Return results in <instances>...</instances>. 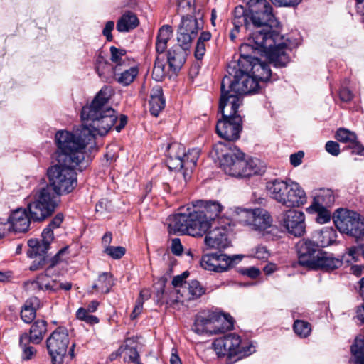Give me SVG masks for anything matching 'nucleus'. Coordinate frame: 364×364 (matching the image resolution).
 I'll use <instances>...</instances> for the list:
<instances>
[{"mask_svg": "<svg viewBox=\"0 0 364 364\" xmlns=\"http://www.w3.org/2000/svg\"><path fill=\"white\" fill-rule=\"evenodd\" d=\"M55 142L58 147L57 164L47 170L49 183L33 191V201L28 204L32 218L43 220L50 216L59 203V197L72 192L77 185L75 168L85 159L82 145L75 141L68 131L56 132Z\"/></svg>", "mask_w": 364, "mask_h": 364, "instance_id": "1", "label": "nucleus"}, {"mask_svg": "<svg viewBox=\"0 0 364 364\" xmlns=\"http://www.w3.org/2000/svg\"><path fill=\"white\" fill-rule=\"evenodd\" d=\"M279 30H272L269 33L262 31L254 32L248 42L240 46L239 65L250 70L252 77L259 82L270 79L271 70L268 64L252 55L256 52L264 53L275 67H284L289 61L287 54L289 47L284 41V37Z\"/></svg>", "mask_w": 364, "mask_h": 364, "instance_id": "2", "label": "nucleus"}, {"mask_svg": "<svg viewBox=\"0 0 364 364\" xmlns=\"http://www.w3.org/2000/svg\"><path fill=\"white\" fill-rule=\"evenodd\" d=\"M112 88L104 86L90 105L84 106L81 111L82 128L75 132H68L75 142L82 145V151L88 144L95 142L96 134H106L116 123L117 115L109 105Z\"/></svg>", "mask_w": 364, "mask_h": 364, "instance_id": "3", "label": "nucleus"}, {"mask_svg": "<svg viewBox=\"0 0 364 364\" xmlns=\"http://www.w3.org/2000/svg\"><path fill=\"white\" fill-rule=\"evenodd\" d=\"M248 10L242 6L235 7L232 19L233 28L230 33V38L234 41L240 32V28L244 26L250 29L252 26L263 27L260 30L263 33H270L272 30H279L280 24L272 13V7L266 0H249Z\"/></svg>", "mask_w": 364, "mask_h": 364, "instance_id": "4", "label": "nucleus"}, {"mask_svg": "<svg viewBox=\"0 0 364 364\" xmlns=\"http://www.w3.org/2000/svg\"><path fill=\"white\" fill-rule=\"evenodd\" d=\"M213 152L219 160L220 168L229 176L249 177L264 171L257 159L245 160V154L233 144L218 142L214 146Z\"/></svg>", "mask_w": 364, "mask_h": 364, "instance_id": "5", "label": "nucleus"}, {"mask_svg": "<svg viewBox=\"0 0 364 364\" xmlns=\"http://www.w3.org/2000/svg\"><path fill=\"white\" fill-rule=\"evenodd\" d=\"M266 188L272 199L287 208H299L306 203L305 191L291 180L275 179L267 182Z\"/></svg>", "mask_w": 364, "mask_h": 364, "instance_id": "6", "label": "nucleus"}, {"mask_svg": "<svg viewBox=\"0 0 364 364\" xmlns=\"http://www.w3.org/2000/svg\"><path fill=\"white\" fill-rule=\"evenodd\" d=\"M227 72L228 75L223 77L221 84L223 87L231 89L232 92L242 97L258 90L259 87L258 82L252 77L250 70L239 65V60L237 63H230Z\"/></svg>", "mask_w": 364, "mask_h": 364, "instance_id": "7", "label": "nucleus"}, {"mask_svg": "<svg viewBox=\"0 0 364 364\" xmlns=\"http://www.w3.org/2000/svg\"><path fill=\"white\" fill-rule=\"evenodd\" d=\"M232 328L233 319L230 315L206 310L196 316L193 331L200 335H215Z\"/></svg>", "mask_w": 364, "mask_h": 364, "instance_id": "8", "label": "nucleus"}, {"mask_svg": "<svg viewBox=\"0 0 364 364\" xmlns=\"http://www.w3.org/2000/svg\"><path fill=\"white\" fill-rule=\"evenodd\" d=\"M69 344L68 330L59 327L46 341V346L53 364H63Z\"/></svg>", "mask_w": 364, "mask_h": 364, "instance_id": "9", "label": "nucleus"}, {"mask_svg": "<svg viewBox=\"0 0 364 364\" xmlns=\"http://www.w3.org/2000/svg\"><path fill=\"white\" fill-rule=\"evenodd\" d=\"M213 348L220 357L228 355H242L250 354L251 346L245 350L240 337L235 333H230L224 337L218 338L213 343Z\"/></svg>", "mask_w": 364, "mask_h": 364, "instance_id": "10", "label": "nucleus"}, {"mask_svg": "<svg viewBox=\"0 0 364 364\" xmlns=\"http://www.w3.org/2000/svg\"><path fill=\"white\" fill-rule=\"evenodd\" d=\"M203 28L202 16H183L177 28L178 42L186 46H191L193 39Z\"/></svg>", "mask_w": 364, "mask_h": 364, "instance_id": "11", "label": "nucleus"}, {"mask_svg": "<svg viewBox=\"0 0 364 364\" xmlns=\"http://www.w3.org/2000/svg\"><path fill=\"white\" fill-rule=\"evenodd\" d=\"M68 250V247L62 248L50 260V264L46 272L39 274L36 279L29 280L25 282V287L28 290H43L49 291H57L58 283L50 277L52 268L60 261V257Z\"/></svg>", "mask_w": 364, "mask_h": 364, "instance_id": "12", "label": "nucleus"}, {"mask_svg": "<svg viewBox=\"0 0 364 364\" xmlns=\"http://www.w3.org/2000/svg\"><path fill=\"white\" fill-rule=\"evenodd\" d=\"M243 258L242 255H235L229 257L225 254H208L203 256L200 265L208 271L223 272L227 271L232 263L237 259L240 261Z\"/></svg>", "mask_w": 364, "mask_h": 364, "instance_id": "13", "label": "nucleus"}, {"mask_svg": "<svg viewBox=\"0 0 364 364\" xmlns=\"http://www.w3.org/2000/svg\"><path fill=\"white\" fill-rule=\"evenodd\" d=\"M216 132L218 136L227 141H234L240 138L242 129V121L240 115L233 117H223L216 124Z\"/></svg>", "mask_w": 364, "mask_h": 364, "instance_id": "14", "label": "nucleus"}, {"mask_svg": "<svg viewBox=\"0 0 364 364\" xmlns=\"http://www.w3.org/2000/svg\"><path fill=\"white\" fill-rule=\"evenodd\" d=\"M279 223L291 235L301 236L305 232V215L301 211L289 209L279 218Z\"/></svg>", "mask_w": 364, "mask_h": 364, "instance_id": "15", "label": "nucleus"}, {"mask_svg": "<svg viewBox=\"0 0 364 364\" xmlns=\"http://www.w3.org/2000/svg\"><path fill=\"white\" fill-rule=\"evenodd\" d=\"M221 95L219 103V109L223 117H233L240 115L239 107L242 105V97L232 92L231 89L223 87L221 84Z\"/></svg>", "mask_w": 364, "mask_h": 364, "instance_id": "16", "label": "nucleus"}, {"mask_svg": "<svg viewBox=\"0 0 364 364\" xmlns=\"http://www.w3.org/2000/svg\"><path fill=\"white\" fill-rule=\"evenodd\" d=\"M299 263L308 268H311L314 261L319 255L321 249L318 245L309 239H302L296 245Z\"/></svg>", "mask_w": 364, "mask_h": 364, "instance_id": "17", "label": "nucleus"}, {"mask_svg": "<svg viewBox=\"0 0 364 364\" xmlns=\"http://www.w3.org/2000/svg\"><path fill=\"white\" fill-rule=\"evenodd\" d=\"M189 223L190 235L194 237L203 235L213 227V224L205 218L200 209L194 206L193 202L192 207H190Z\"/></svg>", "mask_w": 364, "mask_h": 364, "instance_id": "18", "label": "nucleus"}, {"mask_svg": "<svg viewBox=\"0 0 364 364\" xmlns=\"http://www.w3.org/2000/svg\"><path fill=\"white\" fill-rule=\"evenodd\" d=\"M28 199L29 202L28 203V205L33 201V193L28 197ZM28 209L29 208H28ZM28 210L30 213V217L28 216L26 209L17 208L14 210L8 219L9 223V227L11 226L15 232H25L28 231L30 226L31 219L34 220L31 216L30 210ZM35 221L38 220H35Z\"/></svg>", "mask_w": 364, "mask_h": 364, "instance_id": "19", "label": "nucleus"}, {"mask_svg": "<svg viewBox=\"0 0 364 364\" xmlns=\"http://www.w3.org/2000/svg\"><path fill=\"white\" fill-rule=\"evenodd\" d=\"M252 229L267 235L277 231L272 225V219L268 211L263 208L254 209V213L250 224Z\"/></svg>", "mask_w": 364, "mask_h": 364, "instance_id": "20", "label": "nucleus"}, {"mask_svg": "<svg viewBox=\"0 0 364 364\" xmlns=\"http://www.w3.org/2000/svg\"><path fill=\"white\" fill-rule=\"evenodd\" d=\"M213 228L207 231L204 239L205 244L209 248L225 249L230 245L228 237V230L223 226L213 225Z\"/></svg>", "mask_w": 364, "mask_h": 364, "instance_id": "21", "label": "nucleus"}, {"mask_svg": "<svg viewBox=\"0 0 364 364\" xmlns=\"http://www.w3.org/2000/svg\"><path fill=\"white\" fill-rule=\"evenodd\" d=\"M191 46L179 43L168 50L167 60L170 68L173 71L179 70L185 63Z\"/></svg>", "mask_w": 364, "mask_h": 364, "instance_id": "22", "label": "nucleus"}, {"mask_svg": "<svg viewBox=\"0 0 364 364\" xmlns=\"http://www.w3.org/2000/svg\"><path fill=\"white\" fill-rule=\"evenodd\" d=\"M189 210L188 207L184 212L169 216L167 219L168 230L171 233L178 232L190 235Z\"/></svg>", "mask_w": 364, "mask_h": 364, "instance_id": "23", "label": "nucleus"}, {"mask_svg": "<svg viewBox=\"0 0 364 364\" xmlns=\"http://www.w3.org/2000/svg\"><path fill=\"white\" fill-rule=\"evenodd\" d=\"M47 332V322L44 320H38L31 326L29 335L24 333L21 335L19 342H31L34 344L40 343Z\"/></svg>", "mask_w": 364, "mask_h": 364, "instance_id": "24", "label": "nucleus"}, {"mask_svg": "<svg viewBox=\"0 0 364 364\" xmlns=\"http://www.w3.org/2000/svg\"><path fill=\"white\" fill-rule=\"evenodd\" d=\"M193 203L194 206L196 208H200L205 218L214 225L215 220L219 217L223 206L219 202L215 200H196Z\"/></svg>", "mask_w": 364, "mask_h": 364, "instance_id": "25", "label": "nucleus"}, {"mask_svg": "<svg viewBox=\"0 0 364 364\" xmlns=\"http://www.w3.org/2000/svg\"><path fill=\"white\" fill-rule=\"evenodd\" d=\"M184 154V146L178 143L171 144L168 149L166 164L171 170H183L182 155Z\"/></svg>", "mask_w": 364, "mask_h": 364, "instance_id": "26", "label": "nucleus"}, {"mask_svg": "<svg viewBox=\"0 0 364 364\" xmlns=\"http://www.w3.org/2000/svg\"><path fill=\"white\" fill-rule=\"evenodd\" d=\"M340 265L341 261L339 259L321 250L319 255H318L314 261V264H312L310 269H322L329 271L338 268Z\"/></svg>", "mask_w": 364, "mask_h": 364, "instance_id": "27", "label": "nucleus"}, {"mask_svg": "<svg viewBox=\"0 0 364 364\" xmlns=\"http://www.w3.org/2000/svg\"><path fill=\"white\" fill-rule=\"evenodd\" d=\"M165 99L163 96V90L161 87H154L151 92L149 101L150 112L152 115L157 117L165 107Z\"/></svg>", "mask_w": 364, "mask_h": 364, "instance_id": "28", "label": "nucleus"}, {"mask_svg": "<svg viewBox=\"0 0 364 364\" xmlns=\"http://www.w3.org/2000/svg\"><path fill=\"white\" fill-rule=\"evenodd\" d=\"M139 74L137 66L121 67L120 71L114 72V76L118 83L128 86L134 82Z\"/></svg>", "mask_w": 364, "mask_h": 364, "instance_id": "29", "label": "nucleus"}, {"mask_svg": "<svg viewBox=\"0 0 364 364\" xmlns=\"http://www.w3.org/2000/svg\"><path fill=\"white\" fill-rule=\"evenodd\" d=\"M199 154L200 151L198 149H192L188 150L187 153L184 151V154L182 155L183 167L182 174L183 175L185 181L187 180V178L189 177L190 173L192 171L193 168L196 166Z\"/></svg>", "mask_w": 364, "mask_h": 364, "instance_id": "30", "label": "nucleus"}, {"mask_svg": "<svg viewBox=\"0 0 364 364\" xmlns=\"http://www.w3.org/2000/svg\"><path fill=\"white\" fill-rule=\"evenodd\" d=\"M136 15L128 11L124 14L117 22V30L121 33L129 32L139 25Z\"/></svg>", "mask_w": 364, "mask_h": 364, "instance_id": "31", "label": "nucleus"}, {"mask_svg": "<svg viewBox=\"0 0 364 364\" xmlns=\"http://www.w3.org/2000/svg\"><path fill=\"white\" fill-rule=\"evenodd\" d=\"M315 237H316V244L318 247H325L336 242L337 232L333 228L326 227L317 231Z\"/></svg>", "mask_w": 364, "mask_h": 364, "instance_id": "32", "label": "nucleus"}, {"mask_svg": "<svg viewBox=\"0 0 364 364\" xmlns=\"http://www.w3.org/2000/svg\"><path fill=\"white\" fill-rule=\"evenodd\" d=\"M173 33L172 27L169 25L162 26L156 36V51L159 54L163 53L167 48V43L171 39Z\"/></svg>", "mask_w": 364, "mask_h": 364, "instance_id": "33", "label": "nucleus"}, {"mask_svg": "<svg viewBox=\"0 0 364 364\" xmlns=\"http://www.w3.org/2000/svg\"><path fill=\"white\" fill-rule=\"evenodd\" d=\"M110 60L115 64L114 72L120 71L121 67H129L131 60L126 55V50L114 46L110 48Z\"/></svg>", "mask_w": 364, "mask_h": 364, "instance_id": "34", "label": "nucleus"}, {"mask_svg": "<svg viewBox=\"0 0 364 364\" xmlns=\"http://www.w3.org/2000/svg\"><path fill=\"white\" fill-rule=\"evenodd\" d=\"M335 202V196L331 189L321 188L318 191L311 205L315 206L331 207Z\"/></svg>", "mask_w": 364, "mask_h": 364, "instance_id": "35", "label": "nucleus"}, {"mask_svg": "<svg viewBox=\"0 0 364 364\" xmlns=\"http://www.w3.org/2000/svg\"><path fill=\"white\" fill-rule=\"evenodd\" d=\"M113 284L114 282L112 274L107 272H103L99 275L92 288L97 293L107 294L110 291Z\"/></svg>", "mask_w": 364, "mask_h": 364, "instance_id": "36", "label": "nucleus"}, {"mask_svg": "<svg viewBox=\"0 0 364 364\" xmlns=\"http://www.w3.org/2000/svg\"><path fill=\"white\" fill-rule=\"evenodd\" d=\"M39 306V300L36 297L27 300L21 312L22 320L27 323L32 322L36 315V307Z\"/></svg>", "mask_w": 364, "mask_h": 364, "instance_id": "37", "label": "nucleus"}, {"mask_svg": "<svg viewBox=\"0 0 364 364\" xmlns=\"http://www.w3.org/2000/svg\"><path fill=\"white\" fill-rule=\"evenodd\" d=\"M95 70L99 77L103 80L107 81L114 75V67L100 56L97 58Z\"/></svg>", "mask_w": 364, "mask_h": 364, "instance_id": "38", "label": "nucleus"}, {"mask_svg": "<svg viewBox=\"0 0 364 364\" xmlns=\"http://www.w3.org/2000/svg\"><path fill=\"white\" fill-rule=\"evenodd\" d=\"M28 245L29 250L27 252V255L30 258H34L39 257V258L45 257V254L47 252L50 247L46 245L45 243L40 242L36 239H31L28 241Z\"/></svg>", "mask_w": 364, "mask_h": 364, "instance_id": "39", "label": "nucleus"}, {"mask_svg": "<svg viewBox=\"0 0 364 364\" xmlns=\"http://www.w3.org/2000/svg\"><path fill=\"white\" fill-rule=\"evenodd\" d=\"M119 353H122L124 362L142 364L140 362L139 353L136 348L131 347L128 344H124L119 347Z\"/></svg>", "mask_w": 364, "mask_h": 364, "instance_id": "40", "label": "nucleus"}, {"mask_svg": "<svg viewBox=\"0 0 364 364\" xmlns=\"http://www.w3.org/2000/svg\"><path fill=\"white\" fill-rule=\"evenodd\" d=\"M351 352L355 364H364V339H355Z\"/></svg>", "mask_w": 364, "mask_h": 364, "instance_id": "41", "label": "nucleus"}, {"mask_svg": "<svg viewBox=\"0 0 364 364\" xmlns=\"http://www.w3.org/2000/svg\"><path fill=\"white\" fill-rule=\"evenodd\" d=\"M328 207L324 206L313 207V205H311L307 208V211L310 213H317V216L316 218V221L321 224H323L328 222L331 219V213L328 210Z\"/></svg>", "mask_w": 364, "mask_h": 364, "instance_id": "42", "label": "nucleus"}, {"mask_svg": "<svg viewBox=\"0 0 364 364\" xmlns=\"http://www.w3.org/2000/svg\"><path fill=\"white\" fill-rule=\"evenodd\" d=\"M187 289L189 299H194L201 296L205 293V289L197 280H192L185 286Z\"/></svg>", "mask_w": 364, "mask_h": 364, "instance_id": "43", "label": "nucleus"}, {"mask_svg": "<svg viewBox=\"0 0 364 364\" xmlns=\"http://www.w3.org/2000/svg\"><path fill=\"white\" fill-rule=\"evenodd\" d=\"M336 139L343 143H352L357 139V135L355 133L345 129L339 128L336 134Z\"/></svg>", "mask_w": 364, "mask_h": 364, "instance_id": "44", "label": "nucleus"}, {"mask_svg": "<svg viewBox=\"0 0 364 364\" xmlns=\"http://www.w3.org/2000/svg\"><path fill=\"white\" fill-rule=\"evenodd\" d=\"M294 331L301 338L307 337L311 331V326L308 322L296 320L294 323Z\"/></svg>", "mask_w": 364, "mask_h": 364, "instance_id": "45", "label": "nucleus"}, {"mask_svg": "<svg viewBox=\"0 0 364 364\" xmlns=\"http://www.w3.org/2000/svg\"><path fill=\"white\" fill-rule=\"evenodd\" d=\"M165 65L163 62L159 60V58L157 57L152 71L153 78L156 81H161L165 77Z\"/></svg>", "mask_w": 364, "mask_h": 364, "instance_id": "46", "label": "nucleus"}, {"mask_svg": "<svg viewBox=\"0 0 364 364\" xmlns=\"http://www.w3.org/2000/svg\"><path fill=\"white\" fill-rule=\"evenodd\" d=\"M250 256L260 260H267L270 252L266 246L259 245L252 250Z\"/></svg>", "mask_w": 364, "mask_h": 364, "instance_id": "47", "label": "nucleus"}, {"mask_svg": "<svg viewBox=\"0 0 364 364\" xmlns=\"http://www.w3.org/2000/svg\"><path fill=\"white\" fill-rule=\"evenodd\" d=\"M76 317L89 324H95L99 322L97 317L90 315L88 311L83 308H80L76 312Z\"/></svg>", "mask_w": 364, "mask_h": 364, "instance_id": "48", "label": "nucleus"}, {"mask_svg": "<svg viewBox=\"0 0 364 364\" xmlns=\"http://www.w3.org/2000/svg\"><path fill=\"white\" fill-rule=\"evenodd\" d=\"M105 253L114 259H121L126 252V249L122 246H110L104 250Z\"/></svg>", "mask_w": 364, "mask_h": 364, "instance_id": "49", "label": "nucleus"}, {"mask_svg": "<svg viewBox=\"0 0 364 364\" xmlns=\"http://www.w3.org/2000/svg\"><path fill=\"white\" fill-rule=\"evenodd\" d=\"M253 213L254 209H240L237 212L238 220L242 224L250 226Z\"/></svg>", "mask_w": 364, "mask_h": 364, "instance_id": "50", "label": "nucleus"}, {"mask_svg": "<svg viewBox=\"0 0 364 364\" xmlns=\"http://www.w3.org/2000/svg\"><path fill=\"white\" fill-rule=\"evenodd\" d=\"M31 342L24 341L23 343L19 342L21 347L22 348V358L23 360H30L36 354V349L29 345Z\"/></svg>", "mask_w": 364, "mask_h": 364, "instance_id": "51", "label": "nucleus"}, {"mask_svg": "<svg viewBox=\"0 0 364 364\" xmlns=\"http://www.w3.org/2000/svg\"><path fill=\"white\" fill-rule=\"evenodd\" d=\"M195 5V0H177V12L185 13L191 11Z\"/></svg>", "mask_w": 364, "mask_h": 364, "instance_id": "52", "label": "nucleus"}, {"mask_svg": "<svg viewBox=\"0 0 364 364\" xmlns=\"http://www.w3.org/2000/svg\"><path fill=\"white\" fill-rule=\"evenodd\" d=\"M53 239H54L53 230H52L50 228L47 226L43 230L41 242L45 243L46 245H48V247H50V245L52 242V241L53 240Z\"/></svg>", "mask_w": 364, "mask_h": 364, "instance_id": "53", "label": "nucleus"}, {"mask_svg": "<svg viewBox=\"0 0 364 364\" xmlns=\"http://www.w3.org/2000/svg\"><path fill=\"white\" fill-rule=\"evenodd\" d=\"M347 149H350L352 150V154H357L360 156H364V146L357 140L350 143Z\"/></svg>", "mask_w": 364, "mask_h": 364, "instance_id": "54", "label": "nucleus"}, {"mask_svg": "<svg viewBox=\"0 0 364 364\" xmlns=\"http://www.w3.org/2000/svg\"><path fill=\"white\" fill-rule=\"evenodd\" d=\"M327 152L333 156H338L340 153L339 144L333 141H328L325 146Z\"/></svg>", "mask_w": 364, "mask_h": 364, "instance_id": "55", "label": "nucleus"}, {"mask_svg": "<svg viewBox=\"0 0 364 364\" xmlns=\"http://www.w3.org/2000/svg\"><path fill=\"white\" fill-rule=\"evenodd\" d=\"M114 28V22L113 21H109L106 23L105 26L102 31V34L106 37L107 41H112L113 36L112 31Z\"/></svg>", "mask_w": 364, "mask_h": 364, "instance_id": "56", "label": "nucleus"}, {"mask_svg": "<svg viewBox=\"0 0 364 364\" xmlns=\"http://www.w3.org/2000/svg\"><path fill=\"white\" fill-rule=\"evenodd\" d=\"M304 156V153L302 151L291 154L289 157L291 164L294 167L299 166L302 163Z\"/></svg>", "mask_w": 364, "mask_h": 364, "instance_id": "57", "label": "nucleus"}, {"mask_svg": "<svg viewBox=\"0 0 364 364\" xmlns=\"http://www.w3.org/2000/svg\"><path fill=\"white\" fill-rule=\"evenodd\" d=\"M171 250L175 255H181L183 252V248L178 238H174L171 241Z\"/></svg>", "mask_w": 364, "mask_h": 364, "instance_id": "58", "label": "nucleus"}, {"mask_svg": "<svg viewBox=\"0 0 364 364\" xmlns=\"http://www.w3.org/2000/svg\"><path fill=\"white\" fill-rule=\"evenodd\" d=\"M206 51V45L197 42L195 48V57L197 60H201Z\"/></svg>", "mask_w": 364, "mask_h": 364, "instance_id": "59", "label": "nucleus"}, {"mask_svg": "<svg viewBox=\"0 0 364 364\" xmlns=\"http://www.w3.org/2000/svg\"><path fill=\"white\" fill-rule=\"evenodd\" d=\"M339 97L343 102H350L353 98V94L348 88L343 87L340 90Z\"/></svg>", "mask_w": 364, "mask_h": 364, "instance_id": "60", "label": "nucleus"}, {"mask_svg": "<svg viewBox=\"0 0 364 364\" xmlns=\"http://www.w3.org/2000/svg\"><path fill=\"white\" fill-rule=\"evenodd\" d=\"M271 1L272 4L279 6H291L299 4L301 0H271Z\"/></svg>", "mask_w": 364, "mask_h": 364, "instance_id": "61", "label": "nucleus"}, {"mask_svg": "<svg viewBox=\"0 0 364 364\" xmlns=\"http://www.w3.org/2000/svg\"><path fill=\"white\" fill-rule=\"evenodd\" d=\"M143 301H141V299H137L134 309L130 315L131 319L136 318L141 314L143 309Z\"/></svg>", "mask_w": 364, "mask_h": 364, "instance_id": "62", "label": "nucleus"}, {"mask_svg": "<svg viewBox=\"0 0 364 364\" xmlns=\"http://www.w3.org/2000/svg\"><path fill=\"white\" fill-rule=\"evenodd\" d=\"M63 220V215L62 214H57L55 217L51 220L48 227L52 230L60 227Z\"/></svg>", "mask_w": 364, "mask_h": 364, "instance_id": "63", "label": "nucleus"}, {"mask_svg": "<svg viewBox=\"0 0 364 364\" xmlns=\"http://www.w3.org/2000/svg\"><path fill=\"white\" fill-rule=\"evenodd\" d=\"M46 264V257H43L39 258L38 262L33 261L32 264L30 266L29 269L31 271H36L41 268H43Z\"/></svg>", "mask_w": 364, "mask_h": 364, "instance_id": "64", "label": "nucleus"}]
</instances>
